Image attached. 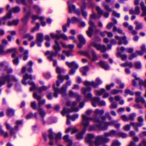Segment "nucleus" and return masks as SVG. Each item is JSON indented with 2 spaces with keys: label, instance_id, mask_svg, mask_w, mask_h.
Returning <instances> with one entry per match:
<instances>
[{
  "label": "nucleus",
  "instance_id": "a211bd4d",
  "mask_svg": "<svg viewBox=\"0 0 146 146\" xmlns=\"http://www.w3.org/2000/svg\"><path fill=\"white\" fill-rule=\"evenodd\" d=\"M50 36L52 38H55L56 40L60 38H61L64 40H67L68 38L67 36L64 34H62L60 35H54L52 33H51L50 35Z\"/></svg>",
  "mask_w": 146,
  "mask_h": 146
},
{
  "label": "nucleus",
  "instance_id": "f03ea898",
  "mask_svg": "<svg viewBox=\"0 0 146 146\" xmlns=\"http://www.w3.org/2000/svg\"><path fill=\"white\" fill-rule=\"evenodd\" d=\"M82 125L84 126L82 131L80 133L78 134L76 136V138L78 139H81L83 138V134L85 132L86 127L89 124V122L88 121L89 120H92V119L86 115H82Z\"/></svg>",
  "mask_w": 146,
  "mask_h": 146
},
{
  "label": "nucleus",
  "instance_id": "c756f323",
  "mask_svg": "<svg viewBox=\"0 0 146 146\" xmlns=\"http://www.w3.org/2000/svg\"><path fill=\"white\" fill-rule=\"evenodd\" d=\"M63 139L68 143L67 146H71L72 144V140L69 138L68 135H66L63 137Z\"/></svg>",
  "mask_w": 146,
  "mask_h": 146
},
{
  "label": "nucleus",
  "instance_id": "4c0bfd02",
  "mask_svg": "<svg viewBox=\"0 0 146 146\" xmlns=\"http://www.w3.org/2000/svg\"><path fill=\"white\" fill-rule=\"evenodd\" d=\"M96 9L98 12V15L99 17L100 18L101 15L103 14V11L99 6H97L96 7Z\"/></svg>",
  "mask_w": 146,
  "mask_h": 146
},
{
  "label": "nucleus",
  "instance_id": "dca6fc26",
  "mask_svg": "<svg viewBox=\"0 0 146 146\" xmlns=\"http://www.w3.org/2000/svg\"><path fill=\"white\" fill-rule=\"evenodd\" d=\"M89 24L90 26L88 30L86 31V33L88 36H91L93 32V29L95 27V26L94 22L91 20L89 22Z\"/></svg>",
  "mask_w": 146,
  "mask_h": 146
},
{
  "label": "nucleus",
  "instance_id": "f704fd0d",
  "mask_svg": "<svg viewBox=\"0 0 146 146\" xmlns=\"http://www.w3.org/2000/svg\"><path fill=\"white\" fill-rule=\"evenodd\" d=\"M89 69L88 66H86L82 67L80 69V71L84 75H86V72L88 71Z\"/></svg>",
  "mask_w": 146,
  "mask_h": 146
},
{
  "label": "nucleus",
  "instance_id": "6e6d98bb",
  "mask_svg": "<svg viewBox=\"0 0 146 146\" xmlns=\"http://www.w3.org/2000/svg\"><path fill=\"white\" fill-rule=\"evenodd\" d=\"M121 145L120 143L117 140H115L113 141L111 146H120Z\"/></svg>",
  "mask_w": 146,
  "mask_h": 146
},
{
  "label": "nucleus",
  "instance_id": "69168bd1",
  "mask_svg": "<svg viewBox=\"0 0 146 146\" xmlns=\"http://www.w3.org/2000/svg\"><path fill=\"white\" fill-rule=\"evenodd\" d=\"M117 105L116 103L115 102H112L110 106L111 109H114L117 108Z\"/></svg>",
  "mask_w": 146,
  "mask_h": 146
},
{
  "label": "nucleus",
  "instance_id": "4d7b16f0",
  "mask_svg": "<svg viewBox=\"0 0 146 146\" xmlns=\"http://www.w3.org/2000/svg\"><path fill=\"white\" fill-rule=\"evenodd\" d=\"M55 134L51 130L49 131L48 137L50 140H52L53 139V136L55 135Z\"/></svg>",
  "mask_w": 146,
  "mask_h": 146
},
{
  "label": "nucleus",
  "instance_id": "a19ab883",
  "mask_svg": "<svg viewBox=\"0 0 146 146\" xmlns=\"http://www.w3.org/2000/svg\"><path fill=\"white\" fill-rule=\"evenodd\" d=\"M78 117V114H75L72 116H70L68 114L67 115V117L68 119H70L73 121L77 119Z\"/></svg>",
  "mask_w": 146,
  "mask_h": 146
},
{
  "label": "nucleus",
  "instance_id": "a878e982",
  "mask_svg": "<svg viewBox=\"0 0 146 146\" xmlns=\"http://www.w3.org/2000/svg\"><path fill=\"white\" fill-rule=\"evenodd\" d=\"M66 64L69 67H73L75 69H77L78 68V65L75 62H66Z\"/></svg>",
  "mask_w": 146,
  "mask_h": 146
},
{
  "label": "nucleus",
  "instance_id": "423d86ee",
  "mask_svg": "<svg viewBox=\"0 0 146 146\" xmlns=\"http://www.w3.org/2000/svg\"><path fill=\"white\" fill-rule=\"evenodd\" d=\"M17 79L14 76L3 75L0 79V86L4 84L7 81L8 82V86L10 87L12 86V84L10 83L11 81H17Z\"/></svg>",
  "mask_w": 146,
  "mask_h": 146
},
{
  "label": "nucleus",
  "instance_id": "864d4df0",
  "mask_svg": "<svg viewBox=\"0 0 146 146\" xmlns=\"http://www.w3.org/2000/svg\"><path fill=\"white\" fill-rule=\"evenodd\" d=\"M123 25L125 27H127L128 30L131 31V32L132 30H133V27L132 26L129 25V24L127 23H125L123 24Z\"/></svg>",
  "mask_w": 146,
  "mask_h": 146
},
{
  "label": "nucleus",
  "instance_id": "e433bc0d",
  "mask_svg": "<svg viewBox=\"0 0 146 146\" xmlns=\"http://www.w3.org/2000/svg\"><path fill=\"white\" fill-rule=\"evenodd\" d=\"M63 79L59 80L57 81L56 82V86L58 87L60 86V83L62 82L64 78L66 79V80H68L69 78V76L68 75H66L65 76H63Z\"/></svg>",
  "mask_w": 146,
  "mask_h": 146
},
{
  "label": "nucleus",
  "instance_id": "1a4fd4ad",
  "mask_svg": "<svg viewBox=\"0 0 146 146\" xmlns=\"http://www.w3.org/2000/svg\"><path fill=\"white\" fill-rule=\"evenodd\" d=\"M104 113V110H100L98 109H96L94 111V115L93 118L92 117V119L89 120H88V121L89 122V120H92L96 122L97 123V124H99L100 123H101L102 122V121L98 118V115H101L103 114ZM90 117L91 118V117Z\"/></svg>",
  "mask_w": 146,
  "mask_h": 146
},
{
  "label": "nucleus",
  "instance_id": "5fc2aeb1",
  "mask_svg": "<svg viewBox=\"0 0 146 146\" xmlns=\"http://www.w3.org/2000/svg\"><path fill=\"white\" fill-rule=\"evenodd\" d=\"M134 66L135 68L136 69H140L141 68V64L139 62H137L135 63Z\"/></svg>",
  "mask_w": 146,
  "mask_h": 146
},
{
  "label": "nucleus",
  "instance_id": "37998d69",
  "mask_svg": "<svg viewBox=\"0 0 146 146\" xmlns=\"http://www.w3.org/2000/svg\"><path fill=\"white\" fill-rule=\"evenodd\" d=\"M14 114V110L11 109H8L7 110V114L8 116H11Z\"/></svg>",
  "mask_w": 146,
  "mask_h": 146
},
{
  "label": "nucleus",
  "instance_id": "f8f14e48",
  "mask_svg": "<svg viewBox=\"0 0 146 146\" xmlns=\"http://www.w3.org/2000/svg\"><path fill=\"white\" fill-rule=\"evenodd\" d=\"M91 46L95 47L97 50H100L101 52H105L106 50L110 49L111 47V46L110 44L108 45L106 48V46L104 45H101L99 44H98L95 42H92L91 43Z\"/></svg>",
  "mask_w": 146,
  "mask_h": 146
},
{
  "label": "nucleus",
  "instance_id": "2eb2a0df",
  "mask_svg": "<svg viewBox=\"0 0 146 146\" xmlns=\"http://www.w3.org/2000/svg\"><path fill=\"white\" fill-rule=\"evenodd\" d=\"M102 81L99 79H97L96 80V82H90L86 81L84 82V84L86 86H91L94 88L97 87L98 85L102 83Z\"/></svg>",
  "mask_w": 146,
  "mask_h": 146
},
{
  "label": "nucleus",
  "instance_id": "412c9836",
  "mask_svg": "<svg viewBox=\"0 0 146 146\" xmlns=\"http://www.w3.org/2000/svg\"><path fill=\"white\" fill-rule=\"evenodd\" d=\"M32 18L33 19V20L31 21V23H34L35 21L37 19H39L41 21V23L42 25L43 26H44L46 25L45 22L43 21L44 18L42 17H39L37 15H32Z\"/></svg>",
  "mask_w": 146,
  "mask_h": 146
},
{
  "label": "nucleus",
  "instance_id": "bf43d9fd",
  "mask_svg": "<svg viewBox=\"0 0 146 146\" xmlns=\"http://www.w3.org/2000/svg\"><path fill=\"white\" fill-rule=\"evenodd\" d=\"M63 53L65 54L66 55L68 56H72L73 54L71 52V50H70L68 51H66V50H64L63 51Z\"/></svg>",
  "mask_w": 146,
  "mask_h": 146
},
{
  "label": "nucleus",
  "instance_id": "72a5a7b5",
  "mask_svg": "<svg viewBox=\"0 0 146 146\" xmlns=\"http://www.w3.org/2000/svg\"><path fill=\"white\" fill-rule=\"evenodd\" d=\"M30 14V12H28L25 15L23 18H22L21 19L22 21V22L25 23L26 24L27 22L28 18Z\"/></svg>",
  "mask_w": 146,
  "mask_h": 146
},
{
  "label": "nucleus",
  "instance_id": "bb28decb",
  "mask_svg": "<svg viewBox=\"0 0 146 146\" xmlns=\"http://www.w3.org/2000/svg\"><path fill=\"white\" fill-rule=\"evenodd\" d=\"M69 96L71 97H76V99L77 101H79L80 100V99L81 98L80 96H79L78 94L74 92L72 90H70L69 92Z\"/></svg>",
  "mask_w": 146,
  "mask_h": 146
},
{
  "label": "nucleus",
  "instance_id": "c03bdc74",
  "mask_svg": "<svg viewBox=\"0 0 146 146\" xmlns=\"http://www.w3.org/2000/svg\"><path fill=\"white\" fill-rule=\"evenodd\" d=\"M5 125L7 129L10 130V135H13L14 134L13 133V129L11 128L9 124L7 122H5Z\"/></svg>",
  "mask_w": 146,
  "mask_h": 146
},
{
  "label": "nucleus",
  "instance_id": "c9c22d12",
  "mask_svg": "<svg viewBox=\"0 0 146 146\" xmlns=\"http://www.w3.org/2000/svg\"><path fill=\"white\" fill-rule=\"evenodd\" d=\"M98 64L100 66L105 70H107L109 68V66L106 64L104 62L101 61L98 63Z\"/></svg>",
  "mask_w": 146,
  "mask_h": 146
},
{
  "label": "nucleus",
  "instance_id": "13d9d810",
  "mask_svg": "<svg viewBox=\"0 0 146 146\" xmlns=\"http://www.w3.org/2000/svg\"><path fill=\"white\" fill-rule=\"evenodd\" d=\"M70 19L68 18V23L66 25H64L62 27L63 30L64 32H66L67 31L66 27H68L70 25Z\"/></svg>",
  "mask_w": 146,
  "mask_h": 146
},
{
  "label": "nucleus",
  "instance_id": "5701e85b",
  "mask_svg": "<svg viewBox=\"0 0 146 146\" xmlns=\"http://www.w3.org/2000/svg\"><path fill=\"white\" fill-rule=\"evenodd\" d=\"M56 72L57 73L59 74L58 76V80L63 79V77L60 74L61 73H63L64 70V69L61 68L60 67L57 66L56 69Z\"/></svg>",
  "mask_w": 146,
  "mask_h": 146
},
{
  "label": "nucleus",
  "instance_id": "3c124183",
  "mask_svg": "<svg viewBox=\"0 0 146 146\" xmlns=\"http://www.w3.org/2000/svg\"><path fill=\"white\" fill-rule=\"evenodd\" d=\"M136 101L137 102H141L142 103L145 104V101L143 97H138L136 98Z\"/></svg>",
  "mask_w": 146,
  "mask_h": 146
},
{
  "label": "nucleus",
  "instance_id": "0eeeda50",
  "mask_svg": "<svg viewBox=\"0 0 146 146\" xmlns=\"http://www.w3.org/2000/svg\"><path fill=\"white\" fill-rule=\"evenodd\" d=\"M110 141V139L108 138L104 137L103 136L99 135L96 137L94 143L95 146H100L102 143H107Z\"/></svg>",
  "mask_w": 146,
  "mask_h": 146
},
{
  "label": "nucleus",
  "instance_id": "09e8293b",
  "mask_svg": "<svg viewBox=\"0 0 146 146\" xmlns=\"http://www.w3.org/2000/svg\"><path fill=\"white\" fill-rule=\"evenodd\" d=\"M106 91L104 89H102L100 91L95 90V93L97 95H101L104 93Z\"/></svg>",
  "mask_w": 146,
  "mask_h": 146
},
{
  "label": "nucleus",
  "instance_id": "a18cd8bd",
  "mask_svg": "<svg viewBox=\"0 0 146 146\" xmlns=\"http://www.w3.org/2000/svg\"><path fill=\"white\" fill-rule=\"evenodd\" d=\"M0 133L1 135H3L5 137H7L8 134L7 132H5L2 129V126L0 125Z\"/></svg>",
  "mask_w": 146,
  "mask_h": 146
},
{
  "label": "nucleus",
  "instance_id": "8fccbe9b",
  "mask_svg": "<svg viewBox=\"0 0 146 146\" xmlns=\"http://www.w3.org/2000/svg\"><path fill=\"white\" fill-rule=\"evenodd\" d=\"M136 101L137 102H141L142 103L145 104V101L143 97H138L136 98Z\"/></svg>",
  "mask_w": 146,
  "mask_h": 146
},
{
  "label": "nucleus",
  "instance_id": "9d476101",
  "mask_svg": "<svg viewBox=\"0 0 146 146\" xmlns=\"http://www.w3.org/2000/svg\"><path fill=\"white\" fill-rule=\"evenodd\" d=\"M76 0H70L68 1L67 4L68 6V11L70 13L73 12L76 14L80 16V13L79 11L76 9L75 5L71 4L72 3L75 1Z\"/></svg>",
  "mask_w": 146,
  "mask_h": 146
},
{
  "label": "nucleus",
  "instance_id": "f257e3e1",
  "mask_svg": "<svg viewBox=\"0 0 146 146\" xmlns=\"http://www.w3.org/2000/svg\"><path fill=\"white\" fill-rule=\"evenodd\" d=\"M32 79V77L31 75L26 74L23 76V80L22 81V83L24 85H26L27 83L26 82L27 79ZM30 85L31 86L30 88V90L32 91L34 90H36L39 93H40L42 91L46 90L50 87V86H43L41 87L36 88L34 83L33 82H30L27 83Z\"/></svg>",
  "mask_w": 146,
  "mask_h": 146
},
{
  "label": "nucleus",
  "instance_id": "7c9ffc66",
  "mask_svg": "<svg viewBox=\"0 0 146 146\" xmlns=\"http://www.w3.org/2000/svg\"><path fill=\"white\" fill-rule=\"evenodd\" d=\"M19 20L18 19L13 20L12 21H9L8 23L9 26H16L19 23Z\"/></svg>",
  "mask_w": 146,
  "mask_h": 146
},
{
  "label": "nucleus",
  "instance_id": "473e14b6",
  "mask_svg": "<svg viewBox=\"0 0 146 146\" xmlns=\"http://www.w3.org/2000/svg\"><path fill=\"white\" fill-rule=\"evenodd\" d=\"M33 64V62L32 61L29 62L27 64V71L28 72H32V66Z\"/></svg>",
  "mask_w": 146,
  "mask_h": 146
},
{
  "label": "nucleus",
  "instance_id": "de8ad7c7",
  "mask_svg": "<svg viewBox=\"0 0 146 146\" xmlns=\"http://www.w3.org/2000/svg\"><path fill=\"white\" fill-rule=\"evenodd\" d=\"M81 20V19H78L75 17H73L72 18L71 20H70V23H74L76 22H79Z\"/></svg>",
  "mask_w": 146,
  "mask_h": 146
},
{
  "label": "nucleus",
  "instance_id": "6e6552de",
  "mask_svg": "<svg viewBox=\"0 0 146 146\" xmlns=\"http://www.w3.org/2000/svg\"><path fill=\"white\" fill-rule=\"evenodd\" d=\"M77 102L76 101H74L72 102L71 109H68L64 107L61 113L62 115L64 116L67 113L71 112L72 111H77L79 110V108L78 107H75L77 104Z\"/></svg>",
  "mask_w": 146,
  "mask_h": 146
},
{
  "label": "nucleus",
  "instance_id": "4be33fe9",
  "mask_svg": "<svg viewBox=\"0 0 146 146\" xmlns=\"http://www.w3.org/2000/svg\"><path fill=\"white\" fill-rule=\"evenodd\" d=\"M78 39L79 40L80 43L78 44V47L79 48H81L83 45L86 43V40L83 36L80 35H78Z\"/></svg>",
  "mask_w": 146,
  "mask_h": 146
},
{
  "label": "nucleus",
  "instance_id": "cd10ccee",
  "mask_svg": "<svg viewBox=\"0 0 146 146\" xmlns=\"http://www.w3.org/2000/svg\"><path fill=\"white\" fill-rule=\"evenodd\" d=\"M140 4L143 11L141 15V16L144 17L146 15V6L145 5L144 3L143 2H141Z\"/></svg>",
  "mask_w": 146,
  "mask_h": 146
},
{
  "label": "nucleus",
  "instance_id": "39448f33",
  "mask_svg": "<svg viewBox=\"0 0 146 146\" xmlns=\"http://www.w3.org/2000/svg\"><path fill=\"white\" fill-rule=\"evenodd\" d=\"M72 83L70 80H69L66 82L65 85L63 86L61 88L59 89L57 87H55L54 85H53V88L54 91V97H58V93H60L63 96H64L66 95V90L67 86H70Z\"/></svg>",
  "mask_w": 146,
  "mask_h": 146
},
{
  "label": "nucleus",
  "instance_id": "e2e57ef3",
  "mask_svg": "<svg viewBox=\"0 0 146 146\" xmlns=\"http://www.w3.org/2000/svg\"><path fill=\"white\" fill-rule=\"evenodd\" d=\"M11 49H13V50H12L11 51V52H12L13 53L12 54V56L13 58L15 57L17 53V50L15 48H12Z\"/></svg>",
  "mask_w": 146,
  "mask_h": 146
},
{
  "label": "nucleus",
  "instance_id": "680f3d73",
  "mask_svg": "<svg viewBox=\"0 0 146 146\" xmlns=\"http://www.w3.org/2000/svg\"><path fill=\"white\" fill-rule=\"evenodd\" d=\"M102 5L104 7L105 9L107 11L110 12L112 10L110 8L108 5H106L105 3L104 2L103 3Z\"/></svg>",
  "mask_w": 146,
  "mask_h": 146
},
{
  "label": "nucleus",
  "instance_id": "ddd939ff",
  "mask_svg": "<svg viewBox=\"0 0 146 146\" xmlns=\"http://www.w3.org/2000/svg\"><path fill=\"white\" fill-rule=\"evenodd\" d=\"M91 90V88L90 87H88L86 88H82V92L85 95V100H90L92 96V94L90 93H88L86 94V92L89 91Z\"/></svg>",
  "mask_w": 146,
  "mask_h": 146
},
{
  "label": "nucleus",
  "instance_id": "7ed1b4c3",
  "mask_svg": "<svg viewBox=\"0 0 146 146\" xmlns=\"http://www.w3.org/2000/svg\"><path fill=\"white\" fill-rule=\"evenodd\" d=\"M116 121L113 120L109 122H106L104 123V126H102V123L99 124H96L94 125H90L89 126V129L90 130H94L98 129L99 130L106 131L108 129V126L110 125H114L116 123Z\"/></svg>",
  "mask_w": 146,
  "mask_h": 146
},
{
  "label": "nucleus",
  "instance_id": "393cba45",
  "mask_svg": "<svg viewBox=\"0 0 146 146\" xmlns=\"http://www.w3.org/2000/svg\"><path fill=\"white\" fill-rule=\"evenodd\" d=\"M95 137L94 135L92 134H88L86 138V141L90 145H92L93 143V139Z\"/></svg>",
  "mask_w": 146,
  "mask_h": 146
},
{
  "label": "nucleus",
  "instance_id": "9b49d317",
  "mask_svg": "<svg viewBox=\"0 0 146 146\" xmlns=\"http://www.w3.org/2000/svg\"><path fill=\"white\" fill-rule=\"evenodd\" d=\"M21 10V9L20 7H13L9 11V13L7 14L6 15L3 17L2 20L4 21L3 23V24H5V21L7 19H10L11 17V13H19Z\"/></svg>",
  "mask_w": 146,
  "mask_h": 146
},
{
  "label": "nucleus",
  "instance_id": "774afa93",
  "mask_svg": "<svg viewBox=\"0 0 146 146\" xmlns=\"http://www.w3.org/2000/svg\"><path fill=\"white\" fill-rule=\"evenodd\" d=\"M113 32L117 31L119 33H122V31L119 29H117L116 27H114L113 29Z\"/></svg>",
  "mask_w": 146,
  "mask_h": 146
},
{
  "label": "nucleus",
  "instance_id": "49530a36",
  "mask_svg": "<svg viewBox=\"0 0 146 146\" xmlns=\"http://www.w3.org/2000/svg\"><path fill=\"white\" fill-rule=\"evenodd\" d=\"M43 35L40 33H39L37 35L36 41H42Z\"/></svg>",
  "mask_w": 146,
  "mask_h": 146
},
{
  "label": "nucleus",
  "instance_id": "aec40b11",
  "mask_svg": "<svg viewBox=\"0 0 146 146\" xmlns=\"http://www.w3.org/2000/svg\"><path fill=\"white\" fill-rule=\"evenodd\" d=\"M115 38L119 40L118 44L119 45H121L122 43L126 44L128 43L127 41L126 40V37L125 36H124L122 37H120L117 36H115Z\"/></svg>",
  "mask_w": 146,
  "mask_h": 146
},
{
  "label": "nucleus",
  "instance_id": "052dcab7",
  "mask_svg": "<svg viewBox=\"0 0 146 146\" xmlns=\"http://www.w3.org/2000/svg\"><path fill=\"white\" fill-rule=\"evenodd\" d=\"M29 52L27 50H25L24 52V56H23V60H26L28 58V56L27 54H28Z\"/></svg>",
  "mask_w": 146,
  "mask_h": 146
},
{
  "label": "nucleus",
  "instance_id": "0e129e2a",
  "mask_svg": "<svg viewBox=\"0 0 146 146\" xmlns=\"http://www.w3.org/2000/svg\"><path fill=\"white\" fill-rule=\"evenodd\" d=\"M117 136L123 138H125L127 137V135L125 133L119 132L117 133Z\"/></svg>",
  "mask_w": 146,
  "mask_h": 146
},
{
  "label": "nucleus",
  "instance_id": "79ce46f5",
  "mask_svg": "<svg viewBox=\"0 0 146 146\" xmlns=\"http://www.w3.org/2000/svg\"><path fill=\"white\" fill-rule=\"evenodd\" d=\"M39 113L40 115L42 117L44 116L46 114L45 112L40 107H38L37 108Z\"/></svg>",
  "mask_w": 146,
  "mask_h": 146
},
{
  "label": "nucleus",
  "instance_id": "b1692460",
  "mask_svg": "<svg viewBox=\"0 0 146 146\" xmlns=\"http://www.w3.org/2000/svg\"><path fill=\"white\" fill-rule=\"evenodd\" d=\"M117 132L114 130H112L108 132H106L104 133V137H113L117 136Z\"/></svg>",
  "mask_w": 146,
  "mask_h": 146
},
{
  "label": "nucleus",
  "instance_id": "c85d7f7f",
  "mask_svg": "<svg viewBox=\"0 0 146 146\" xmlns=\"http://www.w3.org/2000/svg\"><path fill=\"white\" fill-rule=\"evenodd\" d=\"M129 13L131 14L139 15L140 13V8L139 7L137 6L136 7L134 11L132 9L129 10Z\"/></svg>",
  "mask_w": 146,
  "mask_h": 146
},
{
  "label": "nucleus",
  "instance_id": "ea45409f",
  "mask_svg": "<svg viewBox=\"0 0 146 146\" xmlns=\"http://www.w3.org/2000/svg\"><path fill=\"white\" fill-rule=\"evenodd\" d=\"M91 54L92 55V60L95 61L97 60L98 58L96 55L95 51L93 49L91 50Z\"/></svg>",
  "mask_w": 146,
  "mask_h": 146
},
{
  "label": "nucleus",
  "instance_id": "20e7f679",
  "mask_svg": "<svg viewBox=\"0 0 146 146\" xmlns=\"http://www.w3.org/2000/svg\"><path fill=\"white\" fill-rule=\"evenodd\" d=\"M53 48L55 51V52L48 51L45 53V55L49 60H52L53 57L56 56L58 54V52L61 50V48L59 46V43L57 40H55V44L53 46Z\"/></svg>",
  "mask_w": 146,
  "mask_h": 146
},
{
  "label": "nucleus",
  "instance_id": "6ab92c4d",
  "mask_svg": "<svg viewBox=\"0 0 146 146\" xmlns=\"http://www.w3.org/2000/svg\"><path fill=\"white\" fill-rule=\"evenodd\" d=\"M5 46L4 45L0 44V54L4 55L11 52V51L13 50V49H8L7 50H5Z\"/></svg>",
  "mask_w": 146,
  "mask_h": 146
},
{
  "label": "nucleus",
  "instance_id": "603ef678",
  "mask_svg": "<svg viewBox=\"0 0 146 146\" xmlns=\"http://www.w3.org/2000/svg\"><path fill=\"white\" fill-rule=\"evenodd\" d=\"M23 38H28V40H31L34 38L33 36L29 34H27L23 36Z\"/></svg>",
  "mask_w": 146,
  "mask_h": 146
},
{
  "label": "nucleus",
  "instance_id": "58836bf2",
  "mask_svg": "<svg viewBox=\"0 0 146 146\" xmlns=\"http://www.w3.org/2000/svg\"><path fill=\"white\" fill-rule=\"evenodd\" d=\"M134 24L136 25L135 29L137 30L141 29L143 27L142 23H139L138 21H135L134 23Z\"/></svg>",
  "mask_w": 146,
  "mask_h": 146
},
{
  "label": "nucleus",
  "instance_id": "f3484780",
  "mask_svg": "<svg viewBox=\"0 0 146 146\" xmlns=\"http://www.w3.org/2000/svg\"><path fill=\"white\" fill-rule=\"evenodd\" d=\"M33 96L38 101L39 106L38 107H40V106L42 105L45 104L46 102L45 100L43 99L41 100L40 99L41 98V96H40L38 95L36 93H34Z\"/></svg>",
  "mask_w": 146,
  "mask_h": 146
},
{
  "label": "nucleus",
  "instance_id": "338daca9",
  "mask_svg": "<svg viewBox=\"0 0 146 146\" xmlns=\"http://www.w3.org/2000/svg\"><path fill=\"white\" fill-rule=\"evenodd\" d=\"M122 92L121 90L114 89L112 90L111 92L112 94H118L119 92Z\"/></svg>",
  "mask_w": 146,
  "mask_h": 146
},
{
  "label": "nucleus",
  "instance_id": "4468645a",
  "mask_svg": "<svg viewBox=\"0 0 146 146\" xmlns=\"http://www.w3.org/2000/svg\"><path fill=\"white\" fill-rule=\"evenodd\" d=\"M92 105L93 106L96 107V104H98L99 105L103 106L106 105V102L103 101H100V98L98 97H95L93 98L92 100Z\"/></svg>",
  "mask_w": 146,
  "mask_h": 146
},
{
  "label": "nucleus",
  "instance_id": "2f4dec72",
  "mask_svg": "<svg viewBox=\"0 0 146 146\" xmlns=\"http://www.w3.org/2000/svg\"><path fill=\"white\" fill-rule=\"evenodd\" d=\"M133 76L137 80L139 81V84L140 85H143L144 86V83H145V80L143 81L142 80H140V78L137 77V74L136 73H134L133 74Z\"/></svg>",
  "mask_w": 146,
  "mask_h": 146
}]
</instances>
